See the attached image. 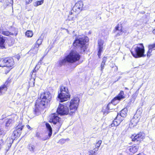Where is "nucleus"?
Masks as SVG:
<instances>
[{
	"label": "nucleus",
	"instance_id": "nucleus-1",
	"mask_svg": "<svg viewBox=\"0 0 155 155\" xmlns=\"http://www.w3.org/2000/svg\"><path fill=\"white\" fill-rule=\"evenodd\" d=\"M80 100L77 97H74L67 104H60L57 110V114L61 115H72L76 110Z\"/></svg>",
	"mask_w": 155,
	"mask_h": 155
},
{
	"label": "nucleus",
	"instance_id": "nucleus-2",
	"mask_svg": "<svg viewBox=\"0 0 155 155\" xmlns=\"http://www.w3.org/2000/svg\"><path fill=\"white\" fill-rule=\"evenodd\" d=\"M81 58V55L76 51L71 50L69 54L63 59H61L58 62V66L67 65L69 63H73L78 61Z\"/></svg>",
	"mask_w": 155,
	"mask_h": 155
},
{
	"label": "nucleus",
	"instance_id": "nucleus-3",
	"mask_svg": "<svg viewBox=\"0 0 155 155\" xmlns=\"http://www.w3.org/2000/svg\"><path fill=\"white\" fill-rule=\"evenodd\" d=\"M89 41L88 38L86 36H83L78 38L73 43L74 46L81 48V52H84L86 49V43Z\"/></svg>",
	"mask_w": 155,
	"mask_h": 155
},
{
	"label": "nucleus",
	"instance_id": "nucleus-4",
	"mask_svg": "<svg viewBox=\"0 0 155 155\" xmlns=\"http://www.w3.org/2000/svg\"><path fill=\"white\" fill-rule=\"evenodd\" d=\"M144 47L142 44H140L134 48L131 51L133 57L135 58H139L144 57L146 54L144 53Z\"/></svg>",
	"mask_w": 155,
	"mask_h": 155
},
{
	"label": "nucleus",
	"instance_id": "nucleus-5",
	"mask_svg": "<svg viewBox=\"0 0 155 155\" xmlns=\"http://www.w3.org/2000/svg\"><path fill=\"white\" fill-rule=\"evenodd\" d=\"M70 96L68 88L64 86H61L58 96L60 102H62L67 101L69 99Z\"/></svg>",
	"mask_w": 155,
	"mask_h": 155
},
{
	"label": "nucleus",
	"instance_id": "nucleus-6",
	"mask_svg": "<svg viewBox=\"0 0 155 155\" xmlns=\"http://www.w3.org/2000/svg\"><path fill=\"white\" fill-rule=\"evenodd\" d=\"M51 98V95L49 92H44L41 94L39 102V107H42V108L45 107V105L50 101Z\"/></svg>",
	"mask_w": 155,
	"mask_h": 155
},
{
	"label": "nucleus",
	"instance_id": "nucleus-7",
	"mask_svg": "<svg viewBox=\"0 0 155 155\" xmlns=\"http://www.w3.org/2000/svg\"><path fill=\"white\" fill-rule=\"evenodd\" d=\"M49 118L50 122L54 124H57L56 127L58 131L62 125L61 118L58 116V114L54 113L50 115Z\"/></svg>",
	"mask_w": 155,
	"mask_h": 155
},
{
	"label": "nucleus",
	"instance_id": "nucleus-8",
	"mask_svg": "<svg viewBox=\"0 0 155 155\" xmlns=\"http://www.w3.org/2000/svg\"><path fill=\"white\" fill-rule=\"evenodd\" d=\"M83 6V3L82 1H80L77 2L70 12V14H79L82 10Z\"/></svg>",
	"mask_w": 155,
	"mask_h": 155
},
{
	"label": "nucleus",
	"instance_id": "nucleus-9",
	"mask_svg": "<svg viewBox=\"0 0 155 155\" xmlns=\"http://www.w3.org/2000/svg\"><path fill=\"white\" fill-rule=\"evenodd\" d=\"M119 102V101L117 99H115L114 98L112 100L111 103H109L106 108V110L104 109L102 110V112L104 115H106L109 112V110H112L113 108L112 106L113 105H116Z\"/></svg>",
	"mask_w": 155,
	"mask_h": 155
},
{
	"label": "nucleus",
	"instance_id": "nucleus-10",
	"mask_svg": "<svg viewBox=\"0 0 155 155\" xmlns=\"http://www.w3.org/2000/svg\"><path fill=\"white\" fill-rule=\"evenodd\" d=\"M145 134L143 132H140L135 135H132L131 137L132 141L137 142V143L142 140L144 138Z\"/></svg>",
	"mask_w": 155,
	"mask_h": 155
},
{
	"label": "nucleus",
	"instance_id": "nucleus-11",
	"mask_svg": "<svg viewBox=\"0 0 155 155\" xmlns=\"http://www.w3.org/2000/svg\"><path fill=\"white\" fill-rule=\"evenodd\" d=\"M139 148V145L138 144H134L127 147L126 150L127 152L129 151L130 153V154L132 155L137 151Z\"/></svg>",
	"mask_w": 155,
	"mask_h": 155
},
{
	"label": "nucleus",
	"instance_id": "nucleus-12",
	"mask_svg": "<svg viewBox=\"0 0 155 155\" xmlns=\"http://www.w3.org/2000/svg\"><path fill=\"white\" fill-rule=\"evenodd\" d=\"M114 33H116L115 36L118 37L122 35L124 31L122 30V26L121 24H118L115 27V29L113 31Z\"/></svg>",
	"mask_w": 155,
	"mask_h": 155
},
{
	"label": "nucleus",
	"instance_id": "nucleus-13",
	"mask_svg": "<svg viewBox=\"0 0 155 155\" xmlns=\"http://www.w3.org/2000/svg\"><path fill=\"white\" fill-rule=\"evenodd\" d=\"M23 127L24 126L22 125L21 124H19L16 127V130H14L13 132V134L14 135V136L17 137L19 136Z\"/></svg>",
	"mask_w": 155,
	"mask_h": 155
},
{
	"label": "nucleus",
	"instance_id": "nucleus-14",
	"mask_svg": "<svg viewBox=\"0 0 155 155\" xmlns=\"http://www.w3.org/2000/svg\"><path fill=\"white\" fill-rule=\"evenodd\" d=\"M104 43V41L101 40H100L98 41V56L99 58H100L101 53L103 52V45Z\"/></svg>",
	"mask_w": 155,
	"mask_h": 155
},
{
	"label": "nucleus",
	"instance_id": "nucleus-15",
	"mask_svg": "<svg viewBox=\"0 0 155 155\" xmlns=\"http://www.w3.org/2000/svg\"><path fill=\"white\" fill-rule=\"evenodd\" d=\"M5 67H12L14 64L13 59L11 58H5Z\"/></svg>",
	"mask_w": 155,
	"mask_h": 155
},
{
	"label": "nucleus",
	"instance_id": "nucleus-16",
	"mask_svg": "<svg viewBox=\"0 0 155 155\" xmlns=\"http://www.w3.org/2000/svg\"><path fill=\"white\" fill-rule=\"evenodd\" d=\"M127 111V108H124L123 109L120 111V112L119 114L118 113H117V118L123 119V118L126 116ZM115 113H117V112H116Z\"/></svg>",
	"mask_w": 155,
	"mask_h": 155
},
{
	"label": "nucleus",
	"instance_id": "nucleus-17",
	"mask_svg": "<svg viewBox=\"0 0 155 155\" xmlns=\"http://www.w3.org/2000/svg\"><path fill=\"white\" fill-rule=\"evenodd\" d=\"M45 125L46 128L48 131V137H46L45 139H43V140H45L49 139V138H50L51 136L52 133V129L51 125L48 123H46Z\"/></svg>",
	"mask_w": 155,
	"mask_h": 155
},
{
	"label": "nucleus",
	"instance_id": "nucleus-18",
	"mask_svg": "<svg viewBox=\"0 0 155 155\" xmlns=\"http://www.w3.org/2000/svg\"><path fill=\"white\" fill-rule=\"evenodd\" d=\"M139 120V118L134 116L131 120L129 124L130 126L131 127H134L137 124Z\"/></svg>",
	"mask_w": 155,
	"mask_h": 155
},
{
	"label": "nucleus",
	"instance_id": "nucleus-19",
	"mask_svg": "<svg viewBox=\"0 0 155 155\" xmlns=\"http://www.w3.org/2000/svg\"><path fill=\"white\" fill-rule=\"evenodd\" d=\"M123 120V119H122V118H117L116 117L115 118L113 121V123L111 124V126H118Z\"/></svg>",
	"mask_w": 155,
	"mask_h": 155
},
{
	"label": "nucleus",
	"instance_id": "nucleus-20",
	"mask_svg": "<svg viewBox=\"0 0 155 155\" xmlns=\"http://www.w3.org/2000/svg\"><path fill=\"white\" fill-rule=\"evenodd\" d=\"M39 69V68L38 65H36L35 67V68L33 70V71L32 72H31L30 73V75H31V79H32L34 81L35 80V76L36 74L37 73L38 70Z\"/></svg>",
	"mask_w": 155,
	"mask_h": 155
},
{
	"label": "nucleus",
	"instance_id": "nucleus-21",
	"mask_svg": "<svg viewBox=\"0 0 155 155\" xmlns=\"http://www.w3.org/2000/svg\"><path fill=\"white\" fill-rule=\"evenodd\" d=\"M124 93L123 91H121L118 94L114 97L115 99H117L119 101L125 98L124 96Z\"/></svg>",
	"mask_w": 155,
	"mask_h": 155
},
{
	"label": "nucleus",
	"instance_id": "nucleus-22",
	"mask_svg": "<svg viewBox=\"0 0 155 155\" xmlns=\"http://www.w3.org/2000/svg\"><path fill=\"white\" fill-rule=\"evenodd\" d=\"M78 14L74 13V14H70V12L69 13V15L68 16V20L69 21H73L72 23L77 18V16Z\"/></svg>",
	"mask_w": 155,
	"mask_h": 155
},
{
	"label": "nucleus",
	"instance_id": "nucleus-23",
	"mask_svg": "<svg viewBox=\"0 0 155 155\" xmlns=\"http://www.w3.org/2000/svg\"><path fill=\"white\" fill-rule=\"evenodd\" d=\"M7 90V87L5 85L0 87V95L4 94Z\"/></svg>",
	"mask_w": 155,
	"mask_h": 155
},
{
	"label": "nucleus",
	"instance_id": "nucleus-24",
	"mask_svg": "<svg viewBox=\"0 0 155 155\" xmlns=\"http://www.w3.org/2000/svg\"><path fill=\"white\" fill-rule=\"evenodd\" d=\"M5 40L3 38V36L0 35V47L2 48H5Z\"/></svg>",
	"mask_w": 155,
	"mask_h": 155
},
{
	"label": "nucleus",
	"instance_id": "nucleus-25",
	"mask_svg": "<svg viewBox=\"0 0 155 155\" xmlns=\"http://www.w3.org/2000/svg\"><path fill=\"white\" fill-rule=\"evenodd\" d=\"M6 120L7 121L5 122V126L7 127L10 126L14 122L13 120L11 119H7Z\"/></svg>",
	"mask_w": 155,
	"mask_h": 155
},
{
	"label": "nucleus",
	"instance_id": "nucleus-26",
	"mask_svg": "<svg viewBox=\"0 0 155 155\" xmlns=\"http://www.w3.org/2000/svg\"><path fill=\"white\" fill-rule=\"evenodd\" d=\"M35 109L34 110V112L35 114L38 115V107L39 106V104L38 102V100L37 101L35 104Z\"/></svg>",
	"mask_w": 155,
	"mask_h": 155
},
{
	"label": "nucleus",
	"instance_id": "nucleus-27",
	"mask_svg": "<svg viewBox=\"0 0 155 155\" xmlns=\"http://www.w3.org/2000/svg\"><path fill=\"white\" fill-rule=\"evenodd\" d=\"M2 34L4 35L10 36L11 35H13V33L10 32L8 31H2Z\"/></svg>",
	"mask_w": 155,
	"mask_h": 155
},
{
	"label": "nucleus",
	"instance_id": "nucleus-28",
	"mask_svg": "<svg viewBox=\"0 0 155 155\" xmlns=\"http://www.w3.org/2000/svg\"><path fill=\"white\" fill-rule=\"evenodd\" d=\"M33 35L32 31L31 30L27 31L25 33V35L28 37H31Z\"/></svg>",
	"mask_w": 155,
	"mask_h": 155
},
{
	"label": "nucleus",
	"instance_id": "nucleus-29",
	"mask_svg": "<svg viewBox=\"0 0 155 155\" xmlns=\"http://www.w3.org/2000/svg\"><path fill=\"white\" fill-rule=\"evenodd\" d=\"M5 58L0 59V67H5Z\"/></svg>",
	"mask_w": 155,
	"mask_h": 155
},
{
	"label": "nucleus",
	"instance_id": "nucleus-30",
	"mask_svg": "<svg viewBox=\"0 0 155 155\" xmlns=\"http://www.w3.org/2000/svg\"><path fill=\"white\" fill-rule=\"evenodd\" d=\"M28 147L29 150L30 151H34L35 148V147L31 144H29L28 146Z\"/></svg>",
	"mask_w": 155,
	"mask_h": 155
},
{
	"label": "nucleus",
	"instance_id": "nucleus-31",
	"mask_svg": "<svg viewBox=\"0 0 155 155\" xmlns=\"http://www.w3.org/2000/svg\"><path fill=\"white\" fill-rule=\"evenodd\" d=\"M148 49H151L152 50H155V43L149 45Z\"/></svg>",
	"mask_w": 155,
	"mask_h": 155
},
{
	"label": "nucleus",
	"instance_id": "nucleus-32",
	"mask_svg": "<svg viewBox=\"0 0 155 155\" xmlns=\"http://www.w3.org/2000/svg\"><path fill=\"white\" fill-rule=\"evenodd\" d=\"M102 143V141L101 140H99L96 143L95 147L98 148L100 147L101 144Z\"/></svg>",
	"mask_w": 155,
	"mask_h": 155
},
{
	"label": "nucleus",
	"instance_id": "nucleus-33",
	"mask_svg": "<svg viewBox=\"0 0 155 155\" xmlns=\"http://www.w3.org/2000/svg\"><path fill=\"white\" fill-rule=\"evenodd\" d=\"M89 155H95V151L94 150H90L88 152Z\"/></svg>",
	"mask_w": 155,
	"mask_h": 155
},
{
	"label": "nucleus",
	"instance_id": "nucleus-34",
	"mask_svg": "<svg viewBox=\"0 0 155 155\" xmlns=\"http://www.w3.org/2000/svg\"><path fill=\"white\" fill-rule=\"evenodd\" d=\"M152 50L151 49H149L147 53V57L149 58L150 55V53H151Z\"/></svg>",
	"mask_w": 155,
	"mask_h": 155
},
{
	"label": "nucleus",
	"instance_id": "nucleus-35",
	"mask_svg": "<svg viewBox=\"0 0 155 155\" xmlns=\"http://www.w3.org/2000/svg\"><path fill=\"white\" fill-rule=\"evenodd\" d=\"M13 3V0H7L6 1V3L8 5L9 4H12Z\"/></svg>",
	"mask_w": 155,
	"mask_h": 155
},
{
	"label": "nucleus",
	"instance_id": "nucleus-36",
	"mask_svg": "<svg viewBox=\"0 0 155 155\" xmlns=\"http://www.w3.org/2000/svg\"><path fill=\"white\" fill-rule=\"evenodd\" d=\"M105 64V63H103L102 62L101 64V71H102V70L104 68V66Z\"/></svg>",
	"mask_w": 155,
	"mask_h": 155
},
{
	"label": "nucleus",
	"instance_id": "nucleus-37",
	"mask_svg": "<svg viewBox=\"0 0 155 155\" xmlns=\"http://www.w3.org/2000/svg\"><path fill=\"white\" fill-rule=\"evenodd\" d=\"M3 141L2 139H0V150L1 149V147L3 144Z\"/></svg>",
	"mask_w": 155,
	"mask_h": 155
},
{
	"label": "nucleus",
	"instance_id": "nucleus-38",
	"mask_svg": "<svg viewBox=\"0 0 155 155\" xmlns=\"http://www.w3.org/2000/svg\"><path fill=\"white\" fill-rule=\"evenodd\" d=\"M103 61L102 62L104 63H105L107 60V58L106 57H104L103 58Z\"/></svg>",
	"mask_w": 155,
	"mask_h": 155
},
{
	"label": "nucleus",
	"instance_id": "nucleus-39",
	"mask_svg": "<svg viewBox=\"0 0 155 155\" xmlns=\"http://www.w3.org/2000/svg\"><path fill=\"white\" fill-rule=\"evenodd\" d=\"M39 1H37V2H35L34 4V5L35 6H37L39 5Z\"/></svg>",
	"mask_w": 155,
	"mask_h": 155
},
{
	"label": "nucleus",
	"instance_id": "nucleus-40",
	"mask_svg": "<svg viewBox=\"0 0 155 155\" xmlns=\"http://www.w3.org/2000/svg\"><path fill=\"white\" fill-rule=\"evenodd\" d=\"M44 35H45V34H42L41 35V36L39 38H40V40H41L42 39H43V38L44 36Z\"/></svg>",
	"mask_w": 155,
	"mask_h": 155
},
{
	"label": "nucleus",
	"instance_id": "nucleus-41",
	"mask_svg": "<svg viewBox=\"0 0 155 155\" xmlns=\"http://www.w3.org/2000/svg\"><path fill=\"white\" fill-rule=\"evenodd\" d=\"M32 0H26V2L27 4H29L30 3Z\"/></svg>",
	"mask_w": 155,
	"mask_h": 155
},
{
	"label": "nucleus",
	"instance_id": "nucleus-42",
	"mask_svg": "<svg viewBox=\"0 0 155 155\" xmlns=\"http://www.w3.org/2000/svg\"><path fill=\"white\" fill-rule=\"evenodd\" d=\"M60 142H62L63 143H64L65 142L66 140L64 139H61L60 140Z\"/></svg>",
	"mask_w": 155,
	"mask_h": 155
},
{
	"label": "nucleus",
	"instance_id": "nucleus-43",
	"mask_svg": "<svg viewBox=\"0 0 155 155\" xmlns=\"http://www.w3.org/2000/svg\"><path fill=\"white\" fill-rule=\"evenodd\" d=\"M44 0H40L39 1V5H41L43 3Z\"/></svg>",
	"mask_w": 155,
	"mask_h": 155
},
{
	"label": "nucleus",
	"instance_id": "nucleus-44",
	"mask_svg": "<svg viewBox=\"0 0 155 155\" xmlns=\"http://www.w3.org/2000/svg\"><path fill=\"white\" fill-rule=\"evenodd\" d=\"M98 148H97V147H95V148L94 149V150L95 151V152L98 150Z\"/></svg>",
	"mask_w": 155,
	"mask_h": 155
},
{
	"label": "nucleus",
	"instance_id": "nucleus-45",
	"mask_svg": "<svg viewBox=\"0 0 155 155\" xmlns=\"http://www.w3.org/2000/svg\"><path fill=\"white\" fill-rule=\"evenodd\" d=\"M26 126H27V128L28 129H30V130H31V127L29 125H27Z\"/></svg>",
	"mask_w": 155,
	"mask_h": 155
},
{
	"label": "nucleus",
	"instance_id": "nucleus-46",
	"mask_svg": "<svg viewBox=\"0 0 155 155\" xmlns=\"http://www.w3.org/2000/svg\"><path fill=\"white\" fill-rule=\"evenodd\" d=\"M125 152H123L122 153H120L118 155H125L124 153Z\"/></svg>",
	"mask_w": 155,
	"mask_h": 155
},
{
	"label": "nucleus",
	"instance_id": "nucleus-47",
	"mask_svg": "<svg viewBox=\"0 0 155 155\" xmlns=\"http://www.w3.org/2000/svg\"><path fill=\"white\" fill-rule=\"evenodd\" d=\"M132 97H133V98H134V99L135 100L136 98V97H135V95H132Z\"/></svg>",
	"mask_w": 155,
	"mask_h": 155
},
{
	"label": "nucleus",
	"instance_id": "nucleus-48",
	"mask_svg": "<svg viewBox=\"0 0 155 155\" xmlns=\"http://www.w3.org/2000/svg\"><path fill=\"white\" fill-rule=\"evenodd\" d=\"M153 34H155V28L153 30Z\"/></svg>",
	"mask_w": 155,
	"mask_h": 155
},
{
	"label": "nucleus",
	"instance_id": "nucleus-49",
	"mask_svg": "<svg viewBox=\"0 0 155 155\" xmlns=\"http://www.w3.org/2000/svg\"><path fill=\"white\" fill-rule=\"evenodd\" d=\"M125 90H129V89L128 88L126 87H125Z\"/></svg>",
	"mask_w": 155,
	"mask_h": 155
},
{
	"label": "nucleus",
	"instance_id": "nucleus-50",
	"mask_svg": "<svg viewBox=\"0 0 155 155\" xmlns=\"http://www.w3.org/2000/svg\"><path fill=\"white\" fill-rule=\"evenodd\" d=\"M44 58V56H43V57L41 59V60H40V61H41L43 59V58Z\"/></svg>",
	"mask_w": 155,
	"mask_h": 155
},
{
	"label": "nucleus",
	"instance_id": "nucleus-51",
	"mask_svg": "<svg viewBox=\"0 0 155 155\" xmlns=\"http://www.w3.org/2000/svg\"><path fill=\"white\" fill-rule=\"evenodd\" d=\"M121 77H120L119 78L117 79V81H118L119 79H120V78H121Z\"/></svg>",
	"mask_w": 155,
	"mask_h": 155
},
{
	"label": "nucleus",
	"instance_id": "nucleus-52",
	"mask_svg": "<svg viewBox=\"0 0 155 155\" xmlns=\"http://www.w3.org/2000/svg\"><path fill=\"white\" fill-rule=\"evenodd\" d=\"M17 34V33H15V36Z\"/></svg>",
	"mask_w": 155,
	"mask_h": 155
},
{
	"label": "nucleus",
	"instance_id": "nucleus-53",
	"mask_svg": "<svg viewBox=\"0 0 155 155\" xmlns=\"http://www.w3.org/2000/svg\"><path fill=\"white\" fill-rule=\"evenodd\" d=\"M36 136L38 137V133H37Z\"/></svg>",
	"mask_w": 155,
	"mask_h": 155
},
{
	"label": "nucleus",
	"instance_id": "nucleus-54",
	"mask_svg": "<svg viewBox=\"0 0 155 155\" xmlns=\"http://www.w3.org/2000/svg\"><path fill=\"white\" fill-rule=\"evenodd\" d=\"M41 43L40 44H39V45H40L41 44Z\"/></svg>",
	"mask_w": 155,
	"mask_h": 155
}]
</instances>
